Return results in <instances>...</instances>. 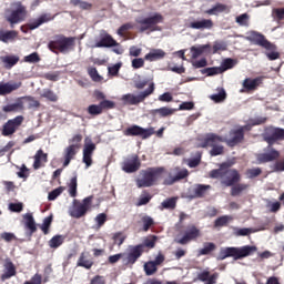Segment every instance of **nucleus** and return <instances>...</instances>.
Segmentation results:
<instances>
[{"label": "nucleus", "mask_w": 284, "mask_h": 284, "mask_svg": "<svg viewBox=\"0 0 284 284\" xmlns=\"http://www.w3.org/2000/svg\"><path fill=\"white\" fill-rule=\"evenodd\" d=\"M245 141V133L243 130L233 129L229 132V139H225L216 133H209L202 142V148H212L210 150L211 156H221L225 154V146L221 143H226L229 148H236L239 143Z\"/></svg>", "instance_id": "nucleus-1"}, {"label": "nucleus", "mask_w": 284, "mask_h": 284, "mask_svg": "<svg viewBox=\"0 0 284 284\" xmlns=\"http://www.w3.org/2000/svg\"><path fill=\"white\" fill-rule=\"evenodd\" d=\"M255 252H258V247L252 245H244L242 247H224L220 250L217 261H225V258H234V261H241V258H247Z\"/></svg>", "instance_id": "nucleus-2"}, {"label": "nucleus", "mask_w": 284, "mask_h": 284, "mask_svg": "<svg viewBox=\"0 0 284 284\" xmlns=\"http://www.w3.org/2000/svg\"><path fill=\"white\" fill-rule=\"evenodd\" d=\"M162 172H165L163 166L148 168L146 170H142L140 172L142 178H138L135 180L136 187H152L153 185H156V181H159Z\"/></svg>", "instance_id": "nucleus-3"}, {"label": "nucleus", "mask_w": 284, "mask_h": 284, "mask_svg": "<svg viewBox=\"0 0 284 284\" xmlns=\"http://www.w3.org/2000/svg\"><path fill=\"white\" fill-rule=\"evenodd\" d=\"M75 39L72 37H65L63 34H57L48 43V49L53 52V54H64V52H70L74 48Z\"/></svg>", "instance_id": "nucleus-4"}, {"label": "nucleus", "mask_w": 284, "mask_h": 284, "mask_svg": "<svg viewBox=\"0 0 284 284\" xmlns=\"http://www.w3.org/2000/svg\"><path fill=\"white\" fill-rule=\"evenodd\" d=\"M12 8L13 9L9 10V14L6 16V21L10 23L11 28H14L17 23L26 21V17H28V9L21 2L13 3Z\"/></svg>", "instance_id": "nucleus-5"}, {"label": "nucleus", "mask_w": 284, "mask_h": 284, "mask_svg": "<svg viewBox=\"0 0 284 284\" xmlns=\"http://www.w3.org/2000/svg\"><path fill=\"white\" fill-rule=\"evenodd\" d=\"M92 201H94V195L87 196L80 203L79 200H73V207L70 211V216L72 219H83L88 214V210L92 207Z\"/></svg>", "instance_id": "nucleus-6"}, {"label": "nucleus", "mask_w": 284, "mask_h": 284, "mask_svg": "<svg viewBox=\"0 0 284 284\" xmlns=\"http://www.w3.org/2000/svg\"><path fill=\"white\" fill-rule=\"evenodd\" d=\"M154 82H152L146 90L140 92L138 95L132 93L122 95L121 101L124 103V105H139V103H143L148 97L154 94Z\"/></svg>", "instance_id": "nucleus-7"}, {"label": "nucleus", "mask_w": 284, "mask_h": 284, "mask_svg": "<svg viewBox=\"0 0 284 284\" xmlns=\"http://www.w3.org/2000/svg\"><path fill=\"white\" fill-rule=\"evenodd\" d=\"M262 138L267 145H276L280 141H284V129L274 125L266 126Z\"/></svg>", "instance_id": "nucleus-8"}, {"label": "nucleus", "mask_w": 284, "mask_h": 284, "mask_svg": "<svg viewBox=\"0 0 284 284\" xmlns=\"http://www.w3.org/2000/svg\"><path fill=\"white\" fill-rule=\"evenodd\" d=\"M281 159V151L274 149V144H267L263 149V153L256 154V161L258 165L263 163H273V161H278Z\"/></svg>", "instance_id": "nucleus-9"}, {"label": "nucleus", "mask_w": 284, "mask_h": 284, "mask_svg": "<svg viewBox=\"0 0 284 284\" xmlns=\"http://www.w3.org/2000/svg\"><path fill=\"white\" fill-rule=\"evenodd\" d=\"M163 21L164 18L161 13H154L153 16L139 20L138 23L141 26L140 32H145L148 30H151V32H156V30H159V23H163Z\"/></svg>", "instance_id": "nucleus-10"}, {"label": "nucleus", "mask_w": 284, "mask_h": 284, "mask_svg": "<svg viewBox=\"0 0 284 284\" xmlns=\"http://www.w3.org/2000/svg\"><path fill=\"white\" fill-rule=\"evenodd\" d=\"M181 234L182 237L176 240V243L179 245H187V243H192V241L201 237V230L194 224H189L181 231Z\"/></svg>", "instance_id": "nucleus-11"}, {"label": "nucleus", "mask_w": 284, "mask_h": 284, "mask_svg": "<svg viewBox=\"0 0 284 284\" xmlns=\"http://www.w3.org/2000/svg\"><path fill=\"white\" fill-rule=\"evenodd\" d=\"M124 136H141L142 140L150 139L153 134H156V131H154V128H148L144 129L143 126H139L136 124H133L129 128H126L123 131Z\"/></svg>", "instance_id": "nucleus-12"}, {"label": "nucleus", "mask_w": 284, "mask_h": 284, "mask_svg": "<svg viewBox=\"0 0 284 284\" xmlns=\"http://www.w3.org/2000/svg\"><path fill=\"white\" fill-rule=\"evenodd\" d=\"M116 103L112 100L100 101L99 104H91L87 108L88 114L91 116H99L105 112V110H114Z\"/></svg>", "instance_id": "nucleus-13"}, {"label": "nucleus", "mask_w": 284, "mask_h": 284, "mask_svg": "<svg viewBox=\"0 0 284 284\" xmlns=\"http://www.w3.org/2000/svg\"><path fill=\"white\" fill-rule=\"evenodd\" d=\"M143 252H145V245L143 244L130 246L129 252L124 253L123 262L125 265H134L143 256Z\"/></svg>", "instance_id": "nucleus-14"}, {"label": "nucleus", "mask_w": 284, "mask_h": 284, "mask_svg": "<svg viewBox=\"0 0 284 284\" xmlns=\"http://www.w3.org/2000/svg\"><path fill=\"white\" fill-rule=\"evenodd\" d=\"M246 41H250L253 45H260V48H264V50H274L275 48L274 44L258 31H251L248 37H246Z\"/></svg>", "instance_id": "nucleus-15"}, {"label": "nucleus", "mask_w": 284, "mask_h": 284, "mask_svg": "<svg viewBox=\"0 0 284 284\" xmlns=\"http://www.w3.org/2000/svg\"><path fill=\"white\" fill-rule=\"evenodd\" d=\"M23 115H18L11 120H8L3 125L1 130L2 136H12L21 128L23 124Z\"/></svg>", "instance_id": "nucleus-16"}, {"label": "nucleus", "mask_w": 284, "mask_h": 284, "mask_svg": "<svg viewBox=\"0 0 284 284\" xmlns=\"http://www.w3.org/2000/svg\"><path fill=\"white\" fill-rule=\"evenodd\" d=\"M189 176L190 171H187V169L175 166L171 170L169 178L164 180V185H174V183H179V181H183V179H187Z\"/></svg>", "instance_id": "nucleus-17"}, {"label": "nucleus", "mask_w": 284, "mask_h": 284, "mask_svg": "<svg viewBox=\"0 0 284 284\" xmlns=\"http://www.w3.org/2000/svg\"><path fill=\"white\" fill-rule=\"evenodd\" d=\"M122 170L126 174H134V172H139V170H141V160L136 154L130 155L123 161Z\"/></svg>", "instance_id": "nucleus-18"}, {"label": "nucleus", "mask_w": 284, "mask_h": 284, "mask_svg": "<svg viewBox=\"0 0 284 284\" xmlns=\"http://www.w3.org/2000/svg\"><path fill=\"white\" fill-rule=\"evenodd\" d=\"M224 178L221 180V185L224 187H232L236 183H241V173L236 169H229L224 171Z\"/></svg>", "instance_id": "nucleus-19"}, {"label": "nucleus", "mask_w": 284, "mask_h": 284, "mask_svg": "<svg viewBox=\"0 0 284 284\" xmlns=\"http://www.w3.org/2000/svg\"><path fill=\"white\" fill-rule=\"evenodd\" d=\"M94 150H97V144L92 142V139L85 138L82 151V162L85 164V168H90L92 165V155L94 154Z\"/></svg>", "instance_id": "nucleus-20"}, {"label": "nucleus", "mask_w": 284, "mask_h": 284, "mask_svg": "<svg viewBox=\"0 0 284 284\" xmlns=\"http://www.w3.org/2000/svg\"><path fill=\"white\" fill-rule=\"evenodd\" d=\"M99 41L95 42V48H116L119 42L114 40L105 30H102L99 36Z\"/></svg>", "instance_id": "nucleus-21"}, {"label": "nucleus", "mask_w": 284, "mask_h": 284, "mask_svg": "<svg viewBox=\"0 0 284 284\" xmlns=\"http://www.w3.org/2000/svg\"><path fill=\"white\" fill-rule=\"evenodd\" d=\"M12 276H17V266L12 261L6 260L3 264V273L1 274L0 278L2 282L9 281Z\"/></svg>", "instance_id": "nucleus-22"}, {"label": "nucleus", "mask_w": 284, "mask_h": 284, "mask_svg": "<svg viewBox=\"0 0 284 284\" xmlns=\"http://www.w3.org/2000/svg\"><path fill=\"white\" fill-rule=\"evenodd\" d=\"M81 150V145L79 144H70L64 149V162L63 168H68L71 161L77 156V152Z\"/></svg>", "instance_id": "nucleus-23"}, {"label": "nucleus", "mask_w": 284, "mask_h": 284, "mask_svg": "<svg viewBox=\"0 0 284 284\" xmlns=\"http://www.w3.org/2000/svg\"><path fill=\"white\" fill-rule=\"evenodd\" d=\"M195 281H201V283L204 284H216V281H219V273L211 274L210 271L204 270L197 273Z\"/></svg>", "instance_id": "nucleus-24"}, {"label": "nucleus", "mask_w": 284, "mask_h": 284, "mask_svg": "<svg viewBox=\"0 0 284 284\" xmlns=\"http://www.w3.org/2000/svg\"><path fill=\"white\" fill-rule=\"evenodd\" d=\"M53 20H54V16H52L50 13H43L37 20H34L30 23H27L26 28L28 30H37V28H39L40 26H43V23H48Z\"/></svg>", "instance_id": "nucleus-25"}, {"label": "nucleus", "mask_w": 284, "mask_h": 284, "mask_svg": "<svg viewBox=\"0 0 284 284\" xmlns=\"http://www.w3.org/2000/svg\"><path fill=\"white\" fill-rule=\"evenodd\" d=\"M33 159V170H41V168H45V163H48V153L43 152V149H39Z\"/></svg>", "instance_id": "nucleus-26"}, {"label": "nucleus", "mask_w": 284, "mask_h": 284, "mask_svg": "<svg viewBox=\"0 0 284 284\" xmlns=\"http://www.w3.org/2000/svg\"><path fill=\"white\" fill-rule=\"evenodd\" d=\"M21 85H23V83H21V81L0 83V97H6V94H11V92L19 90V88H21Z\"/></svg>", "instance_id": "nucleus-27"}, {"label": "nucleus", "mask_w": 284, "mask_h": 284, "mask_svg": "<svg viewBox=\"0 0 284 284\" xmlns=\"http://www.w3.org/2000/svg\"><path fill=\"white\" fill-rule=\"evenodd\" d=\"M212 190L210 184H195L191 199H203Z\"/></svg>", "instance_id": "nucleus-28"}, {"label": "nucleus", "mask_w": 284, "mask_h": 284, "mask_svg": "<svg viewBox=\"0 0 284 284\" xmlns=\"http://www.w3.org/2000/svg\"><path fill=\"white\" fill-rule=\"evenodd\" d=\"M189 28L193 30H212L214 22L211 19H202L201 21L191 22Z\"/></svg>", "instance_id": "nucleus-29"}, {"label": "nucleus", "mask_w": 284, "mask_h": 284, "mask_svg": "<svg viewBox=\"0 0 284 284\" xmlns=\"http://www.w3.org/2000/svg\"><path fill=\"white\" fill-rule=\"evenodd\" d=\"M222 12H225L226 14H230L231 8L227 4H223L221 2H217L211 9L206 10L205 14L217 17V14H221Z\"/></svg>", "instance_id": "nucleus-30"}, {"label": "nucleus", "mask_w": 284, "mask_h": 284, "mask_svg": "<svg viewBox=\"0 0 284 284\" xmlns=\"http://www.w3.org/2000/svg\"><path fill=\"white\" fill-rule=\"evenodd\" d=\"M261 83H263L262 78H255V79L246 78L243 81L242 85L246 92H254V90H256L258 85H261Z\"/></svg>", "instance_id": "nucleus-31"}, {"label": "nucleus", "mask_w": 284, "mask_h": 284, "mask_svg": "<svg viewBox=\"0 0 284 284\" xmlns=\"http://www.w3.org/2000/svg\"><path fill=\"white\" fill-rule=\"evenodd\" d=\"M165 55L166 53L163 49H152L144 55V60L150 62L161 61V59H165Z\"/></svg>", "instance_id": "nucleus-32"}, {"label": "nucleus", "mask_w": 284, "mask_h": 284, "mask_svg": "<svg viewBox=\"0 0 284 284\" xmlns=\"http://www.w3.org/2000/svg\"><path fill=\"white\" fill-rule=\"evenodd\" d=\"M89 256V253L82 252L77 262V266L84 267V270H92V265H94V262L90 260Z\"/></svg>", "instance_id": "nucleus-33"}, {"label": "nucleus", "mask_w": 284, "mask_h": 284, "mask_svg": "<svg viewBox=\"0 0 284 284\" xmlns=\"http://www.w3.org/2000/svg\"><path fill=\"white\" fill-rule=\"evenodd\" d=\"M2 110L8 112H22V110H26V106H23V101L21 98L17 100L16 103L7 104L2 108Z\"/></svg>", "instance_id": "nucleus-34"}, {"label": "nucleus", "mask_w": 284, "mask_h": 284, "mask_svg": "<svg viewBox=\"0 0 284 284\" xmlns=\"http://www.w3.org/2000/svg\"><path fill=\"white\" fill-rule=\"evenodd\" d=\"M23 219L24 227L29 230L30 234H34V232H37V222H34V216H32V213L24 214Z\"/></svg>", "instance_id": "nucleus-35"}, {"label": "nucleus", "mask_w": 284, "mask_h": 284, "mask_svg": "<svg viewBox=\"0 0 284 284\" xmlns=\"http://www.w3.org/2000/svg\"><path fill=\"white\" fill-rule=\"evenodd\" d=\"M17 37H19V32H17L16 30L6 31L0 28V41H2V43H8V41H14Z\"/></svg>", "instance_id": "nucleus-36"}, {"label": "nucleus", "mask_w": 284, "mask_h": 284, "mask_svg": "<svg viewBox=\"0 0 284 284\" xmlns=\"http://www.w3.org/2000/svg\"><path fill=\"white\" fill-rule=\"evenodd\" d=\"M210 44H203L200 47H191V53H192V59H199L201 54H205V52H210L211 50Z\"/></svg>", "instance_id": "nucleus-37"}, {"label": "nucleus", "mask_w": 284, "mask_h": 284, "mask_svg": "<svg viewBox=\"0 0 284 284\" xmlns=\"http://www.w3.org/2000/svg\"><path fill=\"white\" fill-rule=\"evenodd\" d=\"M2 63L4 64L6 70H11L19 63V57L17 55H4L0 58Z\"/></svg>", "instance_id": "nucleus-38"}, {"label": "nucleus", "mask_w": 284, "mask_h": 284, "mask_svg": "<svg viewBox=\"0 0 284 284\" xmlns=\"http://www.w3.org/2000/svg\"><path fill=\"white\" fill-rule=\"evenodd\" d=\"M143 270H144L145 276H154V274L159 272V266L152 261H149L144 263Z\"/></svg>", "instance_id": "nucleus-39"}, {"label": "nucleus", "mask_w": 284, "mask_h": 284, "mask_svg": "<svg viewBox=\"0 0 284 284\" xmlns=\"http://www.w3.org/2000/svg\"><path fill=\"white\" fill-rule=\"evenodd\" d=\"M250 187L248 184L245 183H236L233 186H231V196H241V193L245 192Z\"/></svg>", "instance_id": "nucleus-40"}, {"label": "nucleus", "mask_w": 284, "mask_h": 284, "mask_svg": "<svg viewBox=\"0 0 284 284\" xmlns=\"http://www.w3.org/2000/svg\"><path fill=\"white\" fill-rule=\"evenodd\" d=\"M231 221H234L232 215H222L214 221V227H226Z\"/></svg>", "instance_id": "nucleus-41"}, {"label": "nucleus", "mask_w": 284, "mask_h": 284, "mask_svg": "<svg viewBox=\"0 0 284 284\" xmlns=\"http://www.w3.org/2000/svg\"><path fill=\"white\" fill-rule=\"evenodd\" d=\"M174 112H176V109L162 106L160 109H154L152 111V114H159L160 116L165 118V116H172V114H174Z\"/></svg>", "instance_id": "nucleus-42"}, {"label": "nucleus", "mask_w": 284, "mask_h": 284, "mask_svg": "<svg viewBox=\"0 0 284 284\" xmlns=\"http://www.w3.org/2000/svg\"><path fill=\"white\" fill-rule=\"evenodd\" d=\"M22 99L23 103H28V109L32 110V109H37V108H41V102H39L37 99H34V97L32 95H26L20 98Z\"/></svg>", "instance_id": "nucleus-43"}, {"label": "nucleus", "mask_w": 284, "mask_h": 284, "mask_svg": "<svg viewBox=\"0 0 284 284\" xmlns=\"http://www.w3.org/2000/svg\"><path fill=\"white\" fill-rule=\"evenodd\" d=\"M216 250V244L214 242L204 243L203 248L199 251L200 256H207V254H212Z\"/></svg>", "instance_id": "nucleus-44"}, {"label": "nucleus", "mask_w": 284, "mask_h": 284, "mask_svg": "<svg viewBox=\"0 0 284 284\" xmlns=\"http://www.w3.org/2000/svg\"><path fill=\"white\" fill-rule=\"evenodd\" d=\"M64 237L63 235H54L50 241H49V247L51 250H57L63 245Z\"/></svg>", "instance_id": "nucleus-45"}, {"label": "nucleus", "mask_w": 284, "mask_h": 284, "mask_svg": "<svg viewBox=\"0 0 284 284\" xmlns=\"http://www.w3.org/2000/svg\"><path fill=\"white\" fill-rule=\"evenodd\" d=\"M211 101H214V103H223L227 99V93L225 92V89H220L219 93L210 95Z\"/></svg>", "instance_id": "nucleus-46"}, {"label": "nucleus", "mask_w": 284, "mask_h": 284, "mask_svg": "<svg viewBox=\"0 0 284 284\" xmlns=\"http://www.w3.org/2000/svg\"><path fill=\"white\" fill-rule=\"evenodd\" d=\"M41 97L42 99H47V101H51L52 103H57L59 101V97L50 89H44Z\"/></svg>", "instance_id": "nucleus-47"}, {"label": "nucleus", "mask_w": 284, "mask_h": 284, "mask_svg": "<svg viewBox=\"0 0 284 284\" xmlns=\"http://www.w3.org/2000/svg\"><path fill=\"white\" fill-rule=\"evenodd\" d=\"M223 73V69L219 67H210L201 70V74H206V77H216V74Z\"/></svg>", "instance_id": "nucleus-48"}, {"label": "nucleus", "mask_w": 284, "mask_h": 284, "mask_svg": "<svg viewBox=\"0 0 284 284\" xmlns=\"http://www.w3.org/2000/svg\"><path fill=\"white\" fill-rule=\"evenodd\" d=\"M63 192H65V186H59L49 193L48 200L57 201V199H59V196H61V194H63Z\"/></svg>", "instance_id": "nucleus-49"}, {"label": "nucleus", "mask_w": 284, "mask_h": 284, "mask_svg": "<svg viewBox=\"0 0 284 284\" xmlns=\"http://www.w3.org/2000/svg\"><path fill=\"white\" fill-rule=\"evenodd\" d=\"M78 182H77V175L71 178L70 183H69V194L72 199H77V187H78Z\"/></svg>", "instance_id": "nucleus-50"}, {"label": "nucleus", "mask_w": 284, "mask_h": 284, "mask_svg": "<svg viewBox=\"0 0 284 284\" xmlns=\"http://www.w3.org/2000/svg\"><path fill=\"white\" fill-rule=\"evenodd\" d=\"M141 222H142V230L143 232H149L150 231V227L152 225H154V219L150 217L149 215H144L142 219H141Z\"/></svg>", "instance_id": "nucleus-51"}, {"label": "nucleus", "mask_w": 284, "mask_h": 284, "mask_svg": "<svg viewBox=\"0 0 284 284\" xmlns=\"http://www.w3.org/2000/svg\"><path fill=\"white\" fill-rule=\"evenodd\" d=\"M150 201H152V195H150V193L144 192L140 195L138 202H136V206L141 207L142 205H148V203H150Z\"/></svg>", "instance_id": "nucleus-52"}, {"label": "nucleus", "mask_w": 284, "mask_h": 284, "mask_svg": "<svg viewBox=\"0 0 284 284\" xmlns=\"http://www.w3.org/2000/svg\"><path fill=\"white\" fill-rule=\"evenodd\" d=\"M52 215L47 216L43 220L42 225L40 226V230L43 232V234H50V225H52Z\"/></svg>", "instance_id": "nucleus-53"}, {"label": "nucleus", "mask_w": 284, "mask_h": 284, "mask_svg": "<svg viewBox=\"0 0 284 284\" xmlns=\"http://www.w3.org/2000/svg\"><path fill=\"white\" fill-rule=\"evenodd\" d=\"M210 179H225V170L214 169L209 173Z\"/></svg>", "instance_id": "nucleus-54"}, {"label": "nucleus", "mask_w": 284, "mask_h": 284, "mask_svg": "<svg viewBox=\"0 0 284 284\" xmlns=\"http://www.w3.org/2000/svg\"><path fill=\"white\" fill-rule=\"evenodd\" d=\"M24 63H39V61H41V57L39 55V53L33 52L29 55H26L23 58Z\"/></svg>", "instance_id": "nucleus-55"}, {"label": "nucleus", "mask_w": 284, "mask_h": 284, "mask_svg": "<svg viewBox=\"0 0 284 284\" xmlns=\"http://www.w3.org/2000/svg\"><path fill=\"white\" fill-rule=\"evenodd\" d=\"M72 6H79L80 10H92V3L81 1V0H71Z\"/></svg>", "instance_id": "nucleus-56"}, {"label": "nucleus", "mask_w": 284, "mask_h": 284, "mask_svg": "<svg viewBox=\"0 0 284 284\" xmlns=\"http://www.w3.org/2000/svg\"><path fill=\"white\" fill-rule=\"evenodd\" d=\"M263 174V170L261 168H253L246 170L247 179H256V176H261Z\"/></svg>", "instance_id": "nucleus-57"}, {"label": "nucleus", "mask_w": 284, "mask_h": 284, "mask_svg": "<svg viewBox=\"0 0 284 284\" xmlns=\"http://www.w3.org/2000/svg\"><path fill=\"white\" fill-rule=\"evenodd\" d=\"M162 207L164 210H174L176 207V199L170 197L162 202Z\"/></svg>", "instance_id": "nucleus-58"}, {"label": "nucleus", "mask_w": 284, "mask_h": 284, "mask_svg": "<svg viewBox=\"0 0 284 284\" xmlns=\"http://www.w3.org/2000/svg\"><path fill=\"white\" fill-rule=\"evenodd\" d=\"M126 236L122 232H118L113 234V243L114 245L121 246L122 243H125Z\"/></svg>", "instance_id": "nucleus-59"}, {"label": "nucleus", "mask_w": 284, "mask_h": 284, "mask_svg": "<svg viewBox=\"0 0 284 284\" xmlns=\"http://www.w3.org/2000/svg\"><path fill=\"white\" fill-rule=\"evenodd\" d=\"M236 65V60L229 58L225 59L222 63V72H225V70H232Z\"/></svg>", "instance_id": "nucleus-60"}, {"label": "nucleus", "mask_w": 284, "mask_h": 284, "mask_svg": "<svg viewBox=\"0 0 284 284\" xmlns=\"http://www.w3.org/2000/svg\"><path fill=\"white\" fill-rule=\"evenodd\" d=\"M98 227H103L108 221V214L100 213L94 219Z\"/></svg>", "instance_id": "nucleus-61"}, {"label": "nucleus", "mask_w": 284, "mask_h": 284, "mask_svg": "<svg viewBox=\"0 0 284 284\" xmlns=\"http://www.w3.org/2000/svg\"><path fill=\"white\" fill-rule=\"evenodd\" d=\"M273 18L275 19V21L280 22L283 21L284 19V8H276L273 9Z\"/></svg>", "instance_id": "nucleus-62"}, {"label": "nucleus", "mask_w": 284, "mask_h": 284, "mask_svg": "<svg viewBox=\"0 0 284 284\" xmlns=\"http://www.w3.org/2000/svg\"><path fill=\"white\" fill-rule=\"evenodd\" d=\"M189 168H199L201 165V153H196V156L187 160Z\"/></svg>", "instance_id": "nucleus-63"}, {"label": "nucleus", "mask_w": 284, "mask_h": 284, "mask_svg": "<svg viewBox=\"0 0 284 284\" xmlns=\"http://www.w3.org/2000/svg\"><path fill=\"white\" fill-rule=\"evenodd\" d=\"M273 172H284V160H275Z\"/></svg>", "instance_id": "nucleus-64"}]
</instances>
